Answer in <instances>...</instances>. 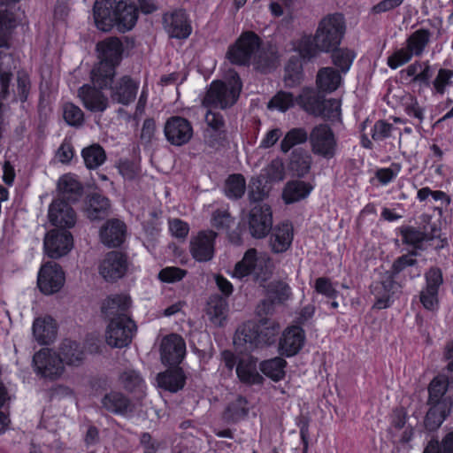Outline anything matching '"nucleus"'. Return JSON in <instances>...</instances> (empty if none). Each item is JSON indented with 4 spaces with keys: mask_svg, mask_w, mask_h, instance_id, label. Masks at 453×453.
Returning <instances> with one entry per match:
<instances>
[{
    "mask_svg": "<svg viewBox=\"0 0 453 453\" xmlns=\"http://www.w3.org/2000/svg\"><path fill=\"white\" fill-rule=\"evenodd\" d=\"M93 17L96 27L104 32H109L115 27L119 33H126L135 26L139 12L134 3L96 0Z\"/></svg>",
    "mask_w": 453,
    "mask_h": 453,
    "instance_id": "f257e3e1",
    "label": "nucleus"
},
{
    "mask_svg": "<svg viewBox=\"0 0 453 453\" xmlns=\"http://www.w3.org/2000/svg\"><path fill=\"white\" fill-rule=\"evenodd\" d=\"M242 86L238 72L229 69L225 81L214 80L211 82L203 99V104L206 107H219L222 110L230 108L238 101Z\"/></svg>",
    "mask_w": 453,
    "mask_h": 453,
    "instance_id": "f03ea898",
    "label": "nucleus"
},
{
    "mask_svg": "<svg viewBox=\"0 0 453 453\" xmlns=\"http://www.w3.org/2000/svg\"><path fill=\"white\" fill-rule=\"evenodd\" d=\"M397 230L403 244L411 247V251L423 250L425 242L436 250H441L448 245L447 239L441 237L440 222H429L424 226L423 230L413 226H402Z\"/></svg>",
    "mask_w": 453,
    "mask_h": 453,
    "instance_id": "7ed1b4c3",
    "label": "nucleus"
},
{
    "mask_svg": "<svg viewBox=\"0 0 453 453\" xmlns=\"http://www.w3.org/2000/svg\"><path fill=\"white\" fill-rule=\"evenodd\" d=\"M267 322L266 319H260L259 323L244 322L235 332L234 343L250 350L271 345L274 341L278 325L273 323L267 326Z\"/></svg>",
    "mask_w": 453,
    "mask_h": 453,
    "instance_id": "20e7f679",
    "label": "nucleus"
},
{
    "mask_svg": "<svg viewBox=\"0 0 453 453\" xmlns=\"http://www.w3.org/2000/svg\"><path fill=\"white\" fill-rule=\"evenodd\" d=\"M346 33V21L341 12L324 16L318 24L314 41L319 42L320 51L329 53L342 43Z\"/></svg>",
    "mask_w": 453,
    "mask_h": 453,
    "instance_id": "39448f33",
    "label": "nucleus"
},
{
    "mask_svg": "<svg viewBox=\"0 0 453 453\" xmlns=\"http://www.w3.org/2000/svg\"><path fill=\"white\" fill-rule=\"evenodd\" d=\"M263 46V40L254 31H243L235 42L230 44L226 58L234 65L250 66L252 57Z\"/></svg>",
    "mask_w": 453,
    "mask_h": 453,
    "instance_id": "423d86ee",
    "label": "nucleus"
},
{
    "mask_svg": "<svg viewBox=\"0 0 453 453\" xmlns=\"http://www.w3.org/2000/svg\"><path fill=\"white\" fill-rule=\"evenodd\" d=\"M424 284L419 291L418 298L423 308L428 311L439 309V293L443 285V273L440 267L434 265L424 273Z\"/></svg>",
    "mask_w": 453,
    "mask_h": 453,
    "instance_id": "0eeeda50",
    "label": "nucleus"
},
{
    "mask_svg": "<svg viewBox=\"0 0 453 453\" xmlns=\"http://www.w3.org/2000/svg\"><path fill=\"white\" fill-rule=\"evenodd\" d=\"M162 25L171 39H188L193 31L190 16L184 8L178 7L165 12L162 15Z\"/></svg>",
    "mask_w": 453,
    "mask_h": 453,
    "instance_id": "6e6552de",
    "label": "nucleus"
},
{
    "mask_svg": "<svg viewBox=\"0 0 453 453\" xmlns=\"http://www.w3.org/2000/svg\"><path fill=\"white\" fill-rule=\"evenodd\" d=\"M270 257L265 253H258L255 248L248 249L242 258L238 261L233 272V276L243 279L250 275L259 278L265 274Z\"/></svg>",
    "mask_w": 453,
    "mask_h": 453,
    "instance_id": "1a4fd4ad",
    "label": "nucleus"
},
{
    "mask_svg": "<svg viewBox=\"0 0 453 453\" xmlns=\"http://www.w3.org/2000/svg\"><path fill=\"white\" fill-rule=\"evenodd\" d=\"M311 150L326 159L335 156L337 141L333 129L326 124L315 126L309 136Z\"/></svg>",
    "mask_w": 453,
    "mask_h": 453,
    "instance_id": "9d476101",
    "label": "nucleus"
},
{
    "mask_svg": "<svg viewBox=\"0 0 453 453\" xmlns=\"http://www.w3.org/2000/svg\"><path fill=\"white\" fill-rule=\"evenodd\" d=\"M136 329L130 317H119L109 321L105 331L106 342L112 348L126 347L131 342Z\"/></svg>",
    "mask_w": 453,
    "mask_h": 453,
    "instance_id": "9b49d317",
    "label": "nucleus"
},
{
    "mask_svg": "<svg viewBox=\"0 0 453 453\" xmlns=\"http://www.w3.org/2000/svg\"><path fill=\"white\" fill-rule=\"evenodd\" d=\"M306 334L299 325L287 326L279 338L278 352L284 357H292L297 355L304 346Z\"/></svg>",
    "mask_w": 453,
    "mask_h": 453,
    "instance_id": "f8f14e48",
    "label": "nucleus"
},
{
    "mask_svg": "<svg viewBox=\"0 0 453 453\" xmlns=\"http://www.w3.org/2000/svg\"><path fill=\"white\" fill-rule=\"evenodd\" d=\"M159 353L164 365H180L186 356V342L177 334H167L161 341Z\"/></svg>",
    "mask_w": 453,
    "mask_h": 453,
    "instance_id": "ddd939ff",
    "label": "nucleus"
},
{
    "mask_svg": "<svg viewBox=\"0 0 453 453\" xmlns=\"http://www.w3.org/2000/svg\"><path fill=\"white\" fill-rule=\"evenodd\" d=\"M166 140L174 146L187 144L192 138L194 130L191 122L181 116L170 117L164 127Z\"/></svg>",
    "mask_w": 453,
    "mask_h": 453,
    "instance_id": "4468645a",
    "label": "nucleus"
},
{
    "mask_svg": "<svg viewBox=\"0 0 453 453\" xmlns=\"http://www.w3.org/2000/svg\"><path fill=\"white\" fill-rule=\"evenodd\" d=\"M33 364L38 374L51 380L61 375L64 371V365L59 355L48 349L36 352L33 357Z\"/></svg>",
    "mask_w": 453,
    "mask_h": 453,
    "instance_id": "2eb2a0df",
    "label": "nucleus"
},
{
    "mask_svg": "<svg viewBox=\"0 0 453 453\" xmlns=\"http://www.w3.org/2000/svg\"><path fill=\"white\" fill-rule=\"evenodd\" d=\"M64 282V272L57 263L48 262L41 267L37 285L43 294L51 295L59 291Z\"/></svg>",
    "mask_w": 453,
    "mask_h": 453,
    "instance_id": "dca6fc26",
    "label": "nucleus"
},
{
    "mask_svg": "<svg viewBox=\"0 0 453 453\" xmlns=\"http://www.w3.org/2000/svg\"><path fill=\"white\" fill-rule=\"evenodd\" d=\"M397 288V282L392 275L385 273L381 280L374 281L370 287L374 296L372 309L383 310L389 308L394 303V295Z\"/></svg>",
    "mask_w": 453,
    "mask_h": 453,
    "instance_id": "f3484780",
    "label": "nucleus"
},
{
    "mask_svg": "<svg viewBox=\"0 0 453 453\" xmlns=\"http://www.w3.org/2000/svg\"><path fill=\"white\" fill-rule=\"evenodd\" d=\"M249 226L253 237H265L273 226V212L268 204L255 205L250 211Z\"/></svg>",
    "mask_w": 453,
    "mask_h": 453,
    "instance_id": "a211bd4d",
    "label": "nucleus"
},
{
    "mask_svg": "<svg viewBox=\"0 0 453 453\" xmlns=\"http://www.w3.org/2000/svg\"><path fill=\"white\" fill-rule=\"evenodd\" d=\"M73 247V235L65 230L53 229L44 238L46 254L54 259L66 255Z\"/></svg>",
    "mask_w": 453,
    "mask_h": 453,
    "instance_id": "6ab92c4d",
    "label": "nucleus"
},
{
    "mask_svg": "<svg viewBox=\"0 0 453 453\" xmlns=\"http://www.w3.org/2000/svg\"><path fill=\"white\" fill-rule=\"evenodd\" d=\"M50 222L59 228H72L77 222V214L72 203L54 199L49 207Z\"/></svg>",
    "mask_w": 453,
    "mask_h": 453,
    "instance_id": "aec40b11",
    "label": "nucleus"
},
{
    "mask_svg": "<svg viewBox=\"0 0 453 453\" xmlns=\"http://www.w3.org/2000/svg\"><path fill=\"white\" fill-rule=\"evenodd\" d=\"M101 89L90 84H85L78 89V97L88 111L104 112L108 108L109 98Z\"/></svg>",
    "mask_w": 453,
    "mask_h": 453,
    "instance_id": "412c9836",
    "label": "nucleus"
},
{
    "mask_svg": "<svg viewBox=\"0 0 453 453\" xmlns=\"http://www.w3.org/2000/svg\"><path fill=\"white\" fill-rule=\"evenodd\" d=\"M167 368L156 377L158 388L170 393H177L183 389L186 385L187 376L180 365H165Z\"/></svg>",
    "mask_w": 453,
    "mask_h": 453,
    "instance_id": "4be33fe9",
    "label": "nucleus"
},
{
    "mask_svg": "<svg viewBox=\"0 0 453 453\" xmlns=\"http://www.w3.org/2000/svg\"><path fill=\"white\" fill-rule=\"evenodd\" d=\"M131 298L126 294H114L105 298L101 305V311L105 319L111 321L119 317H129Z\"/></svg>",
    "mask_w": 453,
    "mask_h": 453,
    "instance_id": "5701e85b",
    "label": "nucleus"
},
{
    "mask_svg": "<svg viewBox=\"0 0 453 453\" xmlns=\"http://www.w3.org/2000/svg\"><path fill=\"white\" fill-rule=\"evenodd\" d=\"M126 234V224L118 219L107 220L100 228V240L109 248L119 247L124 242Z\"/></svg>",
    "mask_w": 453,
    "mask_h": 453,
    "instance_id": "b1692460",
    "label": "nucleus"
},
{
    "mask_svg": "<svg viewBox=\"0 0 453 453\" xmlns=\"http://www.w3.org/2000/svg\"><path fill=\"white\" fill-rule=\"evenodd\" d=\"M271 231V250L275 254L286 252L290 248L294 238L292 224L288 221H283L274 227L272 226Z\"/></svg>",
    "mask_w": 453,
    "mask_h": 453,
    "instance_id": "393cba45",
    "label": "nucleus"
},
{
    "mask_svg": "<svg viewBox=\"0 0 453 453\" xmlns=\"http://www.w3.org/2000/svg\"><path fill=\"white\" fill-rule=\"evenodd\" d=\"M123 50V44L117 37H108L96 43L99 62L118 66L121 62Z\"/></svg>",
    "mask_w": 453,
    "mask_h": 453,
    "instance_id": "a878e982",
    "label": "nucleus"
},
{
    "mask_svg": "<svg viewBox=\"0 0 453 453\" xmlns=\"http://www.w3.org/2000/svg\"><path fill=\"white\" fill-rule=\"evenodd\" d=\"M126 269L127 261L124 255L119 251H111L100 265V274L106 280L113 281L121 278Z\"/></svg>",
    "mask_w": 453,
    "mask_h": 453,
    "instance_id": "bb28decb",
    "label": "nucleus"
},
{
    "mask_svg": "<svg viewBox=\"0 0 453 453\" xmlns=\"http://www.w3.org/2000/svg\"><path fill=\"white\" fill-rule=\"evenodd\" d=\"M138 88V82L129 76H123L110 87L111 98L113 102L127 105L135 99Z\"/></svg>",
    "mask_w": 453,
    "mask_h": 453,
    "instance_id": "cd10ccee",
    "label": "nucleus"
},
{
    "mask_svg": "<svg viewBox=\"0 0 453 453\" xmlns=\"http://www.w3.org/2000/svg\"><path fill=\"white\" fill-rule=\"evenodd\" d=\"M216 234L212 232H200L197 237L190 242V253L198 262H207L213 257Z\"/></svg>",
    "mask_w": 453,
    "mask_h": 453,
    "instance_id": "c85d7f7f",
    "label": "nucleus"
},
{
    "mask_svg": "<svg viewBox=\"0 0 453 453\" xmlns=\"http://www.w3.org/2000/svg\"><path fill=\"white\" fill-rule=\"evenodd\" d=\"M296 104L306 112L319 115L326 109L325 97L311 87H304L296 96Z\"/></svg>",
    "mask_w": 453,
    "mask_h": 453,
    "instance_id": "c756f323",
    "label": "nucleus"
},
{
    "mask_svg": "<svg viewBox=\"0 0 453 453\" xmlns=\"http://www.w3.org/2000/svg\"><path fill=\"white\" fill-rule=\"evenodd\" d=\"M342 74L340 71L333 66L320 67L315 78L317 89L326 94L336 91L343 82Z\"/></svg>",
    "mask_w": 453,
    "mask_h": 453,
    "instance_id": "7c9ffc66",
    "label": "nucleus"
},
{
    "mask_svg": "<svg viewBox=\"0 0 453 453\" xmlns=\"http://www.w3.org/2000/svg\"><path fill=\"white\" fill-rule=\"evenodd\" d=\"M82 195L83 186L71 174H65L58 180L56 200L74 203L81 199Z\"/></svg>",
    "mask_w": 453,
    "mask_h": 453,
    "instance_id": "2f4dec72",
    "label": "nucleus"
},
{
    "mask_svg": "<svg viewBox=\"0 0 453 453\" xmlns=\"http://www.w3.org/2000/svg\"><path fill=\"white\" fill-rule=\"evenodd\" d=\"M314 185L302 180H288L282 190V199L286 204H292L307 198Z\"/></svg>",
    "mask_w": 453,
    "mask_h": 453,
    "instance_id": "473e14b6",
    "label": "nucleus"
},
{
    "mask_svg": "<svg viewBox=\"0 0 453 453\" xmlns=\"http://www.w3.org/2000/svg\"><path fill=\"white\" fill-rule=\"evenodd\" d=\"M228 311V303L219 294H213L207 302L206 313L211 324L223 326L226 324Z\"/></svg>",
    "mask_w": 453,
    "mask_h": 453,
    "instance_id": "72a5a7b5",
    "label": "nucleus"
},
{
    "mask_svg": "<svg viewBox=\"0 0 453 453\" xmlns=\"http://www.w3.org/2000/svg\"><path fill=\"white\" fill-rule=\"evenodd\" d=\"M239 380L245 385H262L264 377L257 372L256 360L253 357L240 359L235 368Z\"/></svg>",
    "mask_w": 453,
    "mask_h": 453,
    "instance_id": "f704fd0d",
    "label": "nucleus"
},
{
    "mask_svg": "<svg viewBox=\"0 0 453 453\" xmlns=\"http://www.w3.org/2000/svg\"><path fill=\"white\" fill-rule=\"evenodd\" d=\"M85 203V214L92 221L104 219L109 213L110 201L100 194H91Z\"/></svg>",
    "mask_w": 453,
    "mask_h": 453,
    "instance_id": "c9c22d12",
    "label": "nucleus"
},
{
    "mask_svg": "<svg viewBox=\"0 0 453 453\" xmlns=\"http://www.w3.org/2000/svg\"><path fill=\"white\" fill-rule=\"evenodd\" d=\"M278 58L279 55L276 50L271 46L267 49L261 46L252 57L251 63L257 72L268 73L275 68Z\"/></svg>",
    "mask_w": 453,
    "mask_h": 453,
    "instance_id": "e433bc0d",
    "label": "nucleus"
},
{
    "mask_svg": "<svg viewBox=\"0 0 453 453\" xmlns=\"http://www.w3.org/2000/svg\"><path fill=\"white\" fill-rule=\"evenodd\" d=\"M304 80L303 63L296 55L288 58L284 66V82L288 88H296Z\"/></svg>",
    "mask_w": 453,
    "mask_h": 453,
    "instance_id": "4c0bfd02",
    "label": "nucleus"
},
{
    "mask_svg": "<svg viewBox=\"0 0 453 453\" xmlns=\"http://www.w3.org/2000/svg\"><path fill=\"white\" fill-rule=\"evenodd\" d=\"M116 67L112 64L98 62L90 72L92 85L99 88L111 87L116 74Z\"/></svg>",
    "mask_w": 453,
    "mask_h": 453,
    "instance_id": "58836bf2",
    "label": "nucleus"
},
{
    "mask_svg": "<svg viewBox=\"0 0 453 453\" xmlns=\"http://www.w3.org/2000/svg\"><path fill=\"white\" fill-rule=\"evenodd\" d=\"M429 409L425 417L424 425L428 431L437 430L450 412L451 403H428Z\"/></svg>",
    "mask_w": 453,
    "mask_h": 453,
    "instance_id": "ea45409f",
    "label": "nucleus"
},
{
    "mask_svg": "<svg viewBox=\"0 0 453 453\" xmlns=\"http://www.w3.org/2000/svg\"><path fill=\"white\" fill-rule=\"evenodd\" d=\"M33 334L41 344H50L57 335V326L51 317L36 319L33 324Z\"/></svg>",
    "mask_w": 453,
    "mask_h": 453,
    "instance_id": "a19ab883",
    "label": "nucleus"
},
{
    "mask_svg": "<svg viewBox=\"0 0 453 453\" xmlns=\"http://www.w3.org/2000/svg\"><path fill=\"white\" fill-rule=\"evenodd\" d=\"M311 165V157L305 150L296 149L292 151L288 168L293 176L303 178L309 173Z\"/></svg>",
    "mask_w": 453,
    "mask_h": 453,
    "instance_id": "79ce46f5",
    "label": "nucleus"
},
{
    "mask_svg": "<svg viewBox=\"0 0 453 453\" xmlns=\"http://www.w3.org/2000/svg\"><path fill=\"white\" fill-rule=\"evenodd\" d=\"M291 295V288L288 283L282 280L272 282L268 286L264 304L267 306L282 304L290 298Z\"/></svg>",
    "mask_w": 453,
    "mask_h": 453,
    "instance_id": "37998d69",
    "label": "nucleus"
},
{
    "mask_svg": "<svg viewBox=\"0 0 453 453\" xmlns=\"http://www.w3.org/2000/svg\"><path fill=\"white\" fill-rule=\"evenodd\" d=\"M284 357H275L260 362L259 370L261 372L274 382L283 380L286 375L285 368L288 365Z\"/></svg>",
    "mask_w": 453,
    "mask_h": 453,
    "instance_id": "c03bdc74",
    "label": "nucleus"
},
{
    "mask_svg": "<svg viewBox=\"0 0 453 453\" xmlns=\"http://www.w3.org/2000/svg\"><path fill=\"white\" fill-rule=\"evenodd\" d=\"M59 357L62 360V364L68 365L78 366L83 360V351L81 349L79 343L69 339H65L60 345L59 348Z\"/></svg>",
    "mask_w": 453,
    "mask_h": 453,
    "instance_id": "a18cd8bd",
    "label": "nucleus"
},
{
    "mask_svg": "<svg viewBox=\"0 0 453 453\" xmlns=\"http://www.w3.org/2000/svg\"><path fill=\"white\" fill-rule=\"evenodd\" d=\"M431 32L427 28H419L411 33L406 39V48L412 56L420 57L427 47Z\"/></svg>",
    "mask_w": 453,
    "mask_h": 453,
    "instance_id": "49530a36",
    "label": "nucleus"
},
{
    "mask_svg": "<svg viewBox=\"0 0 453 453\" xmlns=\"http://www.w3.org/2000/svg\"><path fill=\"white\" fill-rule=\"evenodd\" d=\"M102 404L108 411L125 414L133 410V404L123 394L111 392L102 399Z\"/></svg>",
    "mask_w": 453,
    "mask_h": 453,
    "instance_id": "de8ad7c7",
    "label": "nucleus"
},
{
    "mask_svg": "<svg viewBox=\"0 0 453 453\" xmlns=\"http://www.w3.org/2000/svg\"><path fill=\"white\" fill-rule=\"evenodd\" d=\"M329 53H331V62L334 65V68L342 74H346L349 71L357 57L353 50L346 47L341 48L340 46L334 48Z\"/></svg>",
    "mask_w": 453,
    "mask_h": 453,
    "instance_id": "09e8293b",
    "label": "nucleus"
},
{
    "mask_svg": "<svg viewBox=\"0 0 453 453\" xmlns=\"http://www.w3.org/2000/svg\"><path fill=\"white\" fill-rule=\"evenodd\" d=\"M453 86V70L441 67L430 87L434 96H443L449 88Z\"/></svg>",
    "mask_w": 453,
    "mask_h": 453,
    "instance_id": "8fccbe9b",
    "label": "nucleus"
},
{
    "mask_svg": "<svg viewBox=\"0 0 453 453\" xmlns=\"http://www.w3.org/2000/svg\"><path fill=\"white\" fill-rule=\"evenodd\" d=\"M247 400L243 396H238L226 407L223 418L228 423H237L248 415Z\"/></svg>",
    "mask_w": 453,
    "mask_h": 453,
    "instance_id": "3c124183",
    "label": "nucleus"
},
{
    "mask_svg": "<svg viewBox=\"0 0 453 453\" xmlns=\"http://www.w3.org/2000/svg\"><path fill=\"white\" fill-rule=\"evenodd\" d=\"M449 388L446 378L434 377L428 387V403H451L445 398Z\"/></svg>",
    "mask_w": 453,
    "mask_h": 453,
    "instance_id": "603ef678",
    "label": "nucleus"
},
{
    "mask_svg": "<svg viewBox=\"0 0 453 453\" xmlns=\"http://www.w3.org/2000/svg\"><path fill=\"white\" fill-rule=\"evenodd\" d=\"M246 190V180L242 174H230L225 181V194L230 199L242 198Z\"/></svg>",
    "mask_w": 453,
    "mask_h": 453,
    "instance_id": "864d4df0",
    "label": "nucleus"
},
{
    "mask_svg": "<svg viewBox=\"0 0 453 453\" xmlns=\"http://www.w3.org/2000/svg\"><path fill=\"white\" fill-rule=\"evenodd\" d=\"M296 50L299 54L297 57L304 63L311 61L321 52L319 42H315L311 36H303L298 42Z\"/></svg>",
    "mask_w": 453,
    "mask_h": 453,
    "instance_id": "5fc2aeb1",
    "label": "nucleus"
},
{
    "mask_svg": "<svg viewBox=\"0 0 453 453\" xmlns=\"http://www.w3.org/2000/svg\"><path fill=\"white\" fill-rule=\"evenodd\" d=\"M85 165L88 169H96L106 159V154L102 146L97 143L84 148L81 152Z\"/></svg>",
    "mask_w": 453,
    "mask_h": 453,
    "instance_id": "6e6d98bb",
    "label": "nucleus"
},
{
    "mask_svg": "<svg viewBox=\"0 0 453 453\" xmlns=\"http://www.w3.org/2000/svg\"><path fill=\"white\" fill-rule=\"evenodd\" d=\"M308 140V134L304 128L295 127L287 132L280 142V150L288 152L294 146L303 144Z\"/></svg>",
    "mask_w": 453,
    "mask_h": 453,
    "instance_id": "4d7b16f0",
    "label": "nucleus"
},
{
    "mask_svg": "<svg viewBox=\"0 0 453 453\" xmlns=\"http://www.w3.org/2000/svg\"><path fill=\"white\" fill-rule=\"evenodd\" d=\"M16 27L14 14L7 11L0 12V47L9 48L11 31Z\"/></svg>",
    "mask_w": 453,
    "mask_h": 453,
    "instance_id": "13d9d810",
    "label": "nucleus"
},
{
    "mask_svg": "<svg viewBox=\"0 0 453 453\" xmlns=\"http://www.w3.org/2000/svg\"><path fill=\"white\" fill-rule=\"evenodd\" d=\"M417 254L418 253L416 251H410L407 254L398 257L393 262L390 271L386 273L392 275L393 279L395 280L396 276L405 269L418 265V260L415 258Z\"/></svg>",
    "mask_w": 453,
    "mask_h": 453,
    "instance_id": "bf43d9fd",
    "label": "nucleus"
},
{
    "mask_svg": "<svg viewBox=\"0 0 453 453\" xmlns=\"http://www.w3.org/2000/svg\"><path fill=\"white\" fill-rule=\"evenodd\" d=\"M295 103H296V97L294 96L293 93L280 90L271 98L268 107L275 108L281 112H285L293 107Z\"/></svg>",
    "mask_w": 453,
    "mask_h": 453,
    "instance_id": "052dcab7",
    "label": "nucleus"
},
{
    "mask_svg": "<svg viewBox=\"0 0 453 453\" xmlns=\"http://www.w3.org/2000/svg\"><path fill=\"white\" fill-rule=\"evenodd\" d=\"M63 116L66 123L73 127H81L84 122L83 111L79 106L72 103L64 104Z\"/></svg>",
    "mask_w": 453,
    "mask_h": 453,
    "instance_id": "680f3d73",
    "label": "nucleus"
},
{
    "mask_svg": "<svg viewBox=\"0 0 453 453\" xmlns=\"http://www.w3.org/2000/svg\"><path fill=\"white\" fill-rule=\"evenodd\" d=\"M402 164L392 162L389 167L379 168L375 172V177L379 182L386 186L392 182L402 171Z\"/></svg>",
    "mask_w": 453,
    "mask_h": 453,
    "instance_id": "e2e57ef3",
    "label": "nucleus"
},
{
    "mask_svg": "<svg viewBox=\"0 0 453 453\" xmlns=\"http://www.w3.org/2000/svg\"><path fill=\"white\" fill-rule=\"evenodd\" d=\"M187 275V270L178 266H166L162 268L157 279L164 283H176L182 280Z\"/></svg>",
    "mask_w": 453,
    "mask_h": 453,
    "instance_id": "0e129e2a",
    "label": "nucleus"
},
{
    "mask_svg": "<svg viewBox=\"0 0 453 453\" xmlns=\"http://www.w3.org/2000/svg\"><path fill=\"white\" fill-rule=\"evenodd\" d=\"M122 388L128 391L134 392L140 388L142 378L138 372L134 370H126L120 373L119 377Z\"/></svg>",
    "mask_w": 453,
    "mask_h": 453,
    "instance_id": "69168bd1",
    "label": "nucleus"
},
{
    "mask_svg": "<svg viewBox=\"0 0 453 453\" xmlns=\"http://www.w3.org/2000/svg\"><path fill=\"white\" fill-rule=\"evenodd\" d=\"M168 228L172 236L180 242H184L189 233V225L180 219H170Z\"/></svg>",
    "mask_w": 453,
    "mask_h": 453,
    "instance_id": "338daca9",
    "label": "nucleus"
},
{
    "mask_svg": "<svg viewBox=\"0 0 453 453\" xmlns=\"http://www.w3.org/2000/svg\"><path fill=\"white\" fill-rule=\"evenodd\" d=\"M314 289L318 294L323 295L328 299H336L338 290L334 287L331 280L327 277H319L315 280Z\"/></svg>",
    "mask_w": 453,
    "mask_h": 453,
    "instance_id": "774afa93",
    "label": "nucleus"
}]
</instances>
